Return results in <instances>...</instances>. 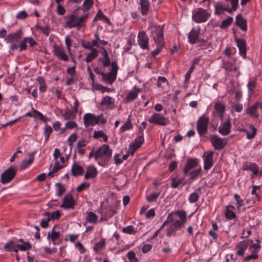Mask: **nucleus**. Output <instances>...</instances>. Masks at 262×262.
<instances>
[{"mask_svg":"<svg viewBox=\"0 0 262 262\" xmlns=\"http://www.w3.org/2000/svg\"><path fill=\"white\" fill-rule=\"evenodd\" d=\"M53 131L52 128L49 125H46L43 129L44 135L45 137V141H47L49 140L50 134Z\"/></svg>","mask_w":262,"mask_h":262,"instance_id":"nucleus-58","label":"nucleus"},{"mask_svg":"<svg viewBox=\"0 0 262 262\" xmlns=\"http://www.w3.org/2000/svg\"><path fill=\"white\" fill-rule=\"evenodd\" d=\"M210 142L215 150L223 149L227 144L225 139H222L216 135H213L211 137Z\"/></svg>","mask_w":262,"mask_h":262,"instance_id":"nucleus-11","label":"nucleus"},{"mask_svg":"<svg viewBox=\"0 0 262 262\" xmlns=\"http://www.w3.org/2000/svg\"><path fill=\"white\" fill-rule=\"evenodd\" d=\"M133 125L131 121V115H129L125 123L120 127V132L124 133L127 130L132 129Z\"/></svg>","mask_w":262,"mask_h":262,"instance_id":"nucleus-39","label":"nucleus"},{"mask_svg":"<svg viewBox=\"0 0 262 262\" xmlns=\"http://www.w3.org/2000/svg\"><path fill=\"white\" fill-rule=\"evenodd\" d=\"M55 226H54L51 232L48 234L47 238L50 239L55 244V242L59 238L60 233L59 231H56L55 230Z\"/></svg>","mask_w":262,"mask_h":262,"instance_id":"nucleus-35","label":"nucleus"},{"mask_svg":"<svg viewBox=\"0 0 262 262\" xmlns=\"http://www.w3.org/2000/svg\"><path fill=\"white\" fill-rule=\"evenodd\" d=\"M200 34H189L188 39L191 44L198 43L200 46L205 42V40L199 37Z\"/></svg>","mask_w":262,"mask_h":262,"instance_id":"nucleus-26","label":"nucleus"},{"mask_svg":"<svg viewBox=\"0 0 262 262\" xmlns=\"http://www.w3.org/2000/svg\"><path fill=\"white\" fill-rule=\"evenodd\" d=\"M234 199L236 200V206L237 209L244 205V200L241 198V196L238 194H235L234 195Z\"/></svg>","mask_w":262,"mask_h":262,"instance_id":"nucleus-59","label":"nucleus"},{"mask_svg":"<svg viewBox=\"0 0 262 262\" xmlns=\"http://www.w3.org/2000/svg\"><path fill=\"white\" fill-rule=\"evenodd\" d=\"M141 92V90L137 86L134 87V91L130 92L126 96V102H132L135 100L138 96L139 93Z\"/></svg>","mask_w":262,"mask_h":262,"instance_id":"nucleus-28","label":"nucleus"},{"mask_svg":"<svg viewBox=\"0 0 262 262\" xmlns=\"http://www.w3.org/2000/svg\"><path fill=\"white\" fill-rule=\"evenodd\" d=\"M154 39L158 47L164 48L165 46L164 34H156V35L154 36Z\"/></svg>","mask_w":262,"mask_h":262,"instance_id":"nucleus-42","label":"nucleus"},{"mask_svg":"<svg viewBox=\"0 0 262 262\" xmlns=\"http://www.w3.org/2000/svg\"><path fill=\"white\" fill-rule=\"evenodd\" d=\"M215 12L216 14H221L224 11H227L229 13L232 12V10L229 8H226L222 4L217 2L215 4Z\"/></svg>","mask_w":262,"mask_h":262,"instance_id":"nucleus-36","label":"nucleus"},{"mask_svg":"<svg viewBox=\"0 0 262 262\" xmlns=\"http://www.w3.org/2000/svg\"><path fill=\"white\" fill-rule=\"evenodd\" d=\"M236 24L242 31L246 32L247 30V21L243 18L241 14H238L236 18Z\"/></svg>","mask_w":262,"mask_h":262,"instance_id":"nucleus-32","label":"nucleus"},{"mask_svg":"<svg viewBox=\"0 0 262 262\" xmlns=\"http://www.w3.org/2000/svg\"><path fill=\"white\" fill-rule=\"evenodd\" d=\"M114 103V99L109 96H105L104 97L101 102V104L102 105H110L113 104Z\"/></svg>","mask_w":262,"mask_h":262,"instance_id":"nucleus-53","label":"nucleus"},{"mask_svg":"<svg viewBox=\"0 0 262 262\" xmlns=\"http://www.w3.org/2000/svg\"><path fill=\"white\" fill-rule=\"evenodd\" d=\"M14 246V243L12 240H9L4 246L3 249L7 252L13 251V248Z\"/></svg>","mask_w":262,"mask_h":262,"instance_id":"nucleus-60","label":"nucleus"},{"mask_svg":"<svg viewBox=\"0 0 262 262\" xmlns=\"http://www.w3.org/2000/svg\"><path fill=\"white\" fill-rule=\"evenodd\" d=\"M234 209L235 207L233 205H229L226 206L225 215L227 219L231 220L236 218L235 213L231 210Z\"/></svg>","mask_w":262,"mask_h":262,"instance_id":"nucleus-33","label":"nucleus"},{"mask_svg":"<svg viewBox=\"0 0 262 262\" xmlns=\"http://www.w3.org/2000/svg\"><path fill=\"white\" fill-rule=\"evenodd\" d=\"M243 169L246 171H250L252 172L251 175L252 179L257 176L259 172V167L257 164L252 162H246L243 164Z\"/></svg>","mask_w":262,"mask_h":262,"instance_id":"nucleus-16","label":"nucleus"},{"mask_svg":"<svg viewBox=\"0 0 262 262\" xmlns=\"http://www.w3.org/2000/svg\"><path fill=\"white\" fill-rule=\"evenodd\" d=\"M231 123L228 118L226 121L221 123L219 127L218 132L222 136H227L231 132Z\"/></svg>","mask_w":262,"mask_h":262,"instance_id":"nucleus-18","label":"nucleus"},{"mask_svg":"<svg viewBox=\"0 0 262 262\" xmlns=\"http://www.w3.org/2000/svg\"><path fill=\"white\" fill-rule=\"evenodd\" d=\"M210 15V13L207 10L199 8L193 10L192 18L196 23H200L206 21Z\"/></svg>","mask_w":262,"mask_h":262,"instance_id":"nucleus-5","label":"nucleus"},{"mask_svg":"<svg viewBox=\"0 0 262 262\" xmlns=\"http://www.w3.org/2000/svg\"><path fill=\"white\" fill-rule=\"evenodd\" d=\"M233 19L232 17H228L227 19L222 21L220 27L222 28H226L228 27L233 21Z\"/></svg>","mask_w":262,"mask_h":262,"instance_id":"nucleus-64","label":"nucleus"},{"mask_svg":"<svg viewBox=\"0 0 262 262\" xmlns=\"http://www.w3.org/2000/svg\"><path fill=\"white\" fill-rule=\"evenodd\" d=\"M93 138L95 139H98L100 138L103 139V141L106 142L108 141V136L102 130L96 131L94 133Z\"/></svg>","mask_w":262,"mask_h":262,"instance_id":"nucleus-47","label":"nucleus"},{"mask_svg":"<svg viewBox=\"0 0 262 262\" xmlns=\"http://www.w3.org/2000/svg\"><path fill=\"white\" fill-rule=\"evenodd\" d=\"M103 203L101 202L100 208L97 210L98 213L101 214V216L100 221H107L111 218L116 212L112 206H103Z\"/></svg>","mask_w":262,"mask_h":262,"instance_id":"nucleus-6","label":"nucleus"},{"mask_svg":"<svg viewBox=\"0 0 262 262\" xmlns=\"http://www.w3.org/2000/svg\"><path fill=\"white\" fill-rule=\"evenodd\" d=\"M76 114L73 111L66 110L64 112H61V116L66 120L73 119L75 118Z\"/></svg>","mask_w":262,"mask_h":262,"instance_id":"nucleus-50","label":"nucleus"},{"mask_svg":"<svg viewBox=\"0 0 262 262\" xmlns=\"http://www.w3.org/2000/svg\"><path fill=\"white\" fill-rule=\"evenodd\" d=\"M174 215L178 216L180 220L174 221L171 225L176 231L180 229L185 224L187 220L186 212L184 210H177L174 211Z\"/></svg>","mask_w":262,"mask_h":262,"instance_id":"nucleus-9","label":"nucleus"},{"mask_svg":"<svg viewBox=\"0 0 262 262\" xmlns=\"http://www.w3.org/2000/svg\"><path fill=\"white\" fill-rule=\"evenodd\" d=\"M250 128L251 132L248 131L246 133L247 138L249 140L253 139L255 137L257 132L256 128L253 125H250Z\"/></svg>","mask_w":262,"mask_h":262,"instance_id":"nucleus-57","label":"nucleus"},{"mask_svg":"<svg viewBox=\"0 0 262 262\" xmlns=\"http://www.w3.org/2000/svg\"><path fill=\"white\" fill-rule=\"evenodd\" d=\"M18 241L23 244H17L16 247L20 251H25L32 249V245L29 242H25L23 238H19Z\"/></svg>","mask_w":262,"mask_h":262,"instance_id":"nucleus-34","label":"nucleus"},{"mask_svg":"<svg viewBox=\"0 0 262 262\" xmlns=\"http://www.w3.org/2000/svg\"><path fill=\"white\" fill-rule=\"evenodd\" d=\"M62 201V204L60 205L61 208L64 209L74 208L75 202L71 194H66L63 198Z\"/></svg>","mask_w":262,"mask_h":262,"instance_id":"nucleus-20","label":"nucleus"},{"mask_svg":"<svg viewBox=\"0 0 262 262\" xmlns=\"http://www.w3.org/2000/svg\"><path fill=\"white\" fill-rule=\"evenodd\" d=\"M256 86V81L255 79H250L247 87L248 89L249 93L253 94L254 92V89Z\"/></svg>","mask_w":262,"mask_h":262,"instance_id":"nucleus-51","label":"nucleus"},{"mask_svg":"<svg viewBox=\"0 0 262 262\" xmlns=\"http://www.w3.org/2000/svg\"><path fill=\"white\" fill-rule=\"evenodd\" d=\"M258 109H262V101L255 102L251 106L247 108L246 110V113L253 119H257L259 115L257 112Z\"/></svg>","mask_w":262,"mask_h":262,"instance_id":"nucleus-13","label":"nucleus"},{"mask_svg":"<svg viewBox=\"0 0 262 262\" xmlns=\"http://www.w3.org/2000/svg\"><path fill=\"white\" fill-rule=\"evenodd\" d=\"M53 53L60 60L67 61L69 59L68 55L66 54L62 46L55 45L53 47Z\"/></svg>","mask_w":262,"mask_h":262,"instance_id":"nucleus-19","label":"nucleus"},{"mask_svg":"<svg viewBox=\"0 0 262 262\" xmlns=\"http://www.w3.org/2000/svg\"><path fill=\"white\" fill-rule=\"evenodd\" d=\"M98 173L97 168L94 165H90L86 168L84 179L86 180L95 179L97 177Z\"/></svg>","mask_w":262,"mask_h":262,"instance_id":"nucleus-23","label":"nucleus"},{"mask_svg":"<svg viewBox=\"0 0 262 262\" xmlns=\"http://www.w3.org/2000/svg\"><path fill=\"white\" fill-rule=\"evenodd\" d=\"M149 123L155 125L165 126L169 122L168 118L160 113H154L148 119Z\"/></svg>","mask_w":262,"mask_h":262,"instance_id":"nucleus-8","label":"nucleus"},{"mask_svg":"<svg viewBox=\"0 0 262 262\" xmlns=\"http://www.w3.org/2000/svg\"><path fill=\"white\" fill-rule=\"evenodd\" d=\"M84 126L87 127L89 126H95L98 124V121L96 119V116L93 114L86 113L83 118Z\"/></svg>","mask_w":262,"mask_h":262,"instance_id":"nucleus-21","label":"nucleus"},{"mask_svg":"<svg viewBox=\"0 0 262 262\" xmlns=\"http://www.w3.org/2000/svg\"><path fill=\"white\" fill-rule=\"evenodd\" d=\"M98 216L93 212L91 211L87 213V215L85 217V221L90 223L96 224L97 222Z\"/></svg>","mask_w":262,"mask_h":262,"instance_id":"nucleus-46","label":"nucleus"},{"mask_svg":"<svg viewBox=\"0 0 262 262\" xmlns=\"http://www.w3.org/2000/svg\"><path fill=\"white\" fill-rule=\"evenodd\" d=\"M95 20L96 19H101V20H102L103 21L106 22V23L108 24H111V22H110V20L109 19V18L106 17V16H105L103 13H102V12L100 10H99L97 14H96L95 18H94Z\"/></svg>","mask_w":262,"mask_h":262,"instance_id":"nucleus-55","label":"nucleus"},{"mask_svg":"<svg viewBox=\"0 0 262 262\" xmlns=\"http://www.w3.org/2000/svg\"><path fill=\"white\" fill-rule=\"evenodd\" d=\"M184 180V178H181L178 174H176L171 178V187L172 188H176L181 184L184 185L185 184Z\"/></svg>","mask_w":262,"mask_h":262,"instance_id":"nucleus-27","label":"nucleus"},{"mask_svg":"<svg viewBox=\"0 0 262 262\" xmlns=\"http://www.w3.org/2000/svg\"><path fill=\"white\" fill-rule=\"evenodd\" d=\"M202 171V168L199 165L196 159H189L183 169V173L185 176H189L191 180L196 179Z\"/></svg>","mask_w":262,"mask_h":262,"instance_id":"nucleus-2","label":"nucleus"},{"mask_svg":"<svg viewBox=\"0 0 262 262\" xmlns=\"http://www.w3.org/2000/svg\"><path fill=\"white\" fill-rule=\"evenodd\" d=\"M82 10L80 8L75 9L73 12L65 16L64 27L69 28H81L84 26L85 21L89 15V13L81 14Z\"/></svg>","mask_w":262,"mask_h":262,"instance_id":"nucleus-1","label":"nucleus"},{"mask_svg":"<svg viewBox=\"0 0 262 262\" xmlns=\"http://www.w3.org/2000/svg\"><path fill=\"white\" fill-rule=\"evenodd\" d=\"M213 151H208L204 153L203 159L204 161V169L205 170H208L213 166Z\"/></svg>","mask_w":262,"mask_h":262,"instance_id":"nucleus-15","label":"nucleus"},{"mask_svg":"<svg viewBox=\"0 0 262 262\" xmlns=\"http://www.w3.org/2000/svg\"><path fill=\"white\" fill-rule=\"evenodd\" d=\"M28 156L29 159L28 160H24L20 165V169H25L30 166L34 160L35 152H29Z\"/></svg>","mask_w":262,"mask_h":262,"instance_id":"nucleus-30","label":"nucleus"},{"mask_svg":"<svg viewBox=\"0 0 262 262\" xmlns=\"http://www.w3.org/2000/svg\"><path fill=\"white\" fill-rule=\"evenodd\" d=\"M209 118L205 114L201 116L196 122V129L200 136L205 135L208 130Z\"/></svg>","mask_w":262,"mask_h":262,"instance_id":"nucleus-4","label":"nucleus"},{"mask_svg":"<svg viewBox=\"0 0 262 262\" xmlns=\"http://www.w3.org/2000/svg\"><path fill=\"white\" fill-rule=\"evenodd\" d=\"M66 166V165H60L58 161H56L55 163L54 166H53L52 169L48 173V176L53 177L54 174L57 172L59 170L63 168Z\"/></svg>","mask_w":262,"mask_h":262,"instance_id":"nucleus-44","label":"nucleus"},{"mask_svg":"<svg viewBox=\"0 0 262 262\" xmlns=\"http://www.w3.org/2000/svg\"><path fill=\"white\" fill-rule=\"evenodd\" d=\"M138 43L142 49H149V38L146 34H138Z\"/></svg>","mask_w":262,"mask_h":262,"instance_id":"nucleus-24","label":"nucleus"},{"mask_svg":"<svg viewBox=\"0 0 262 262\" xmlns=\"http://www.w3.org/2000/svg\"><path fill=\"white\" fill-rule=\"evenodd\" d=\"M36 81L39 85V91L42 93L46 92L47 86L45 79L41 76H39L37 77Z\"/></svg>","mask_w":262,"mask_h":262,"instance_id":"nucleus-45","label":"nucleus"},{"mask_svg":"<svg viewBox=\"0 0 262 262\" xmlns=\"http://www.w3.org/2000/svg\"><path fill=\"white\" fill-rule=\"evenodd\" d=\"M90 187V184L87 182L82 183L79 185L76 188V190L78 192H80L84 190L89 189Z\"/></svg>","mask_w":262,"mask_h":262,"instance_id":"nucleus-62","label":"nucleus"},{"mask_svg":"<svg viewBox=\"0 0 262 262\" xmlns=\"http://www.w3.org/2000/svg\"><path fill=\"white\" fill-rule=\"evenodd\" d=\"M95 72L97 74H100L102 77L103 80L109 84H112L116 78V76L111 72L104 73L103 72H99L98 70L96 69L95 70Z\"/></svg>","mask_w":262,"mask_h":262,"instance_id":"nucleus-25","label":"nucleus"},{"mask_svg":"<svg viewBox=\"0 0 262 262\" xmlns=\"http://www.w3.org/2000/svg\"><path fill=\"white\" fill-rule=\"evenodd\" d=\"M226 106L221 102H216L214 105V109L219 114L221 119H223V113L225 111Z\"/></svg>","mask_w":262,"mask_h":262,"instance_id":"nucleus-38","label":"nucleus"},{"mask_svg":"<svg viewBox=\"0 0 262 262\" xmlns=\"http://www.w3.org/2000/svg\"><path fill=\"white\" fill-rule=\"evenodd\" d=\"M43 215L48 217L50 219V221H53L55 220L59 219L61 215L60 210H57L51 213L49 212H46L43 214Z\"/></svg>","mask_w":262,"mask_h":262,"instance_id":"nucleus-41","label":"nucleus"},{"mask_svg":"<svg viewBox=\"0 0 262 262\" xmlns=\"http://www.w3.org/2000/svg\"><path fill=\"white\" fill-rule=\"evenodd\" d=\"M106 241L104 238H102L99 242L96 243L94 247V251L97 254H101L102 251L105 248Z\"/></svg>","mask_w":262,"mask_h":262,"instance_id":"nucleus-29","label":"nucleus"},{"mask_svg":"<svg viewBox=\"0 0 262 262\" xmlns=\"http://www.w3.org/2000/svg\"><path fill=\"white\" fill-rule=\"evenodd\" d=\"M98 51L95 48H93L91 52L88 54L86 57L85 58V61L87 63H90L92 62L94 59H95L98 56Z\"/></svg>","mask_w":262,"mask_h":262,"instance_id":"nucleus-49","label":"nucleus"},{"mask_svg":"<svg viewBox=\"0 0 262 262\" xmlns=\"http://www.w3.org/2000/svg\"><path fill=\"white\" fill-rule=\"evenodd\" d=\"M21 34H9L6 37L7 42L18 43L21 39Z\"/></svg>","mask_w":262,"mask_h":262,"instance_id":"nucleus-40","label":"nucleus"},{"mask_svg":"<svg viewBox=\"0 0 262 262\" xmlns=\"http://www.w3.org/2000/svg\"><path fill=\"white\" fill-rule=\"evenodd\" d=\"M160 194L161 191H159L158 192H153L149 195L146 196V200L149 203L156 202L158 197L160 196Z\"/></svg>","mask_w":262,"mask_h":262,"instance_id":"nucleus-52","label":"nucleus"},{"mask_svg":"<svg viewBox=\"0 0 262 262\" xmlns=\"http://www.w3.org/2000/svg\"><path fill=\"white\" fill-rule=\"evenodd\" d=\"M71 173L74 177L82 176L84 173V169L80 165L74 163L71 168Z\"/></svg>","mask_w":262,"mask_h":262,"instance_id":"nucleus-31","label":"nucleus"},{"mask_svg":"<svg viewBox=\"0 0 262 262\" xmlns=\"http://www.w3.org/2000/svg\"><path fill=\"white\" fill-rule=\"evenodd\" d=\"M127 257L129 262H139L138 259L136 256L135 253L133 251H130L127 253Z\"/></svg>","mask_w":262,"mask_h":262,"instance_id":"nucleus-63","label":"nucleus"},{"mask_svg":"<svg viewBox=\"0 0 262 262\" xmlns=\"http://www.w3.org/2000/svg\"><path fill=\"white\" fill-rule=\"evenodd\" d=\"M56 186V194L58 196H60L65 192L66 189L63 185L59 183H57Z\"/></svg>","mask_w":262,"mask_h":262,"instance_id":"nucleus-56","label":"nucleus"},{"mask_svg":"<svg viewBox=\"0 0 262 262\" xmlns=\"http://www.w3.org/2000/svg\"><path fill=\"white\" fill-rule=\"evenodd\" d=\"M234 39L236 42L237 46L239 49V55L244 58H246L247 55L246 41L244 39L239 38L236 36Z\"/></svg>","mask_w":262,"mask_h":262,"instance_id":"nucleus-17","label":"nucleus"},{"mask_svg":"<svg viewBox=\"0 0 262 262\" xmlns=\"http://www.w3.org/2000/svg\"><path fill=\"white\" fill-rule=\"evenodd\" d=\"M98 61L101 62L104 67H108L110 66V59L109 56L100 57Z\"/></svg>","mask_w":262,"mask_h":262,"instance_id":"nucleus-61","label":"nucleus"},{"mask_svg":"<svg viewBox=\"0 0 262 262\" xmlns=\"http://www.w3.org/2000/svg\"><path fill=\"white\" fill-rule=\"evenodd\" d=\"M252 242L253 240L252 239H246L240 241L235 247L236 255L239 257H243L250 243Z\"/></svg>","mask_w":262,"mask_h":262,"instance_id":"nucleus-12","label":"nucleus"},{"mask_svg":"<svg viewBox=\"0 0 262 262\" xmlns=\"http://www.w3.org/2000/svg\"><path fill=\"white\" fill-rule=\"evenodd\" d=\"M144 141V137L142 135H139L134 141L129 144L128 151L132 156H133L135 152L142 145Z\"/></svg>","mask_w":262,"mask_h":262,"instance_id":"nucleus-14","label":"nucleus"},{"mask_svg":"<svg viewBox=\"0 0 262 262\" xmlns=\"http://www.w3.org/2000/svg\"><path fill=\"white\" fill-rule=\"evenodd\" d=\"M164 84H166V85H168V81L165 77L159 76L158 77V80L157 82V86L159 88H163Z\"/></svg>","mask_w":262,"mask_h":262,"instance_id":"nucleus-54","label":"nucleus"},{"mask_svg":"<svg viewBox=\"0 0 262 262\" xmlns=\"http://www.w3.org/2000/svg\"><path fill=\"white\" fill-rule=\"evenodd\" d=\"M201 189V187H199L195 190L194 192L189 195L188 200L190 203H194L198 201L199 198L198 192H200Z\"/></svg>","mask_w":262,"mask_h":262,"instance_id":"nucleus-43","label":"nucleus"},{"mask_svg":"<svg viewBox=\"0 0 262 262\" xmlns=\"http://www.w3.org/2000/svg\"><path fill=\"white\" fill-rule=\"evenodd\" d=\"M112 155V150L107 144H103L95 151V161L102 167L106 166Z\"/></svg>","mask_w":262,"mask_h":262,"instance_id":"nucleus-3","label":"nucleus"},{"mask_svg":"<svg viewBox=\"0 0 262 262\" xmlns=\"http://www.w3.org/2000/svg\"><path fill=\"white\" fill-rule=\"evenodd\" d=\"M222 68L227 72L236 71L237 68L230 61H223Z\"/></svg>","mask_w":262,"mask_h":262,"instance_id":"nucleus-48","label":"nucleus"},{"mask_svg":"<svg viewBox=\"0 0 262 262\" xmlns=\"http://www.w3.org/2000/svg\"><path fill=\"white\" fill-rule=\"evenodd\" d=\"M261 248V246H259L257 244H253V242L250 243L248 248L251 252V254L245 257L244 260L248 261L252 259L256 260L258 259L259 255L258 252L260 250Z\"/></svg>","mask_w":262,"mask_h":262,"instance_id":"nucleus-10","label":"nucleus"},{"mask_svg":"<svg viewBox=\"0 0 262 262\" xmlns=\"http://www.w3.org/2000/svg\"><path fill=\"white\" fill-rule=\"evenodd\" d=\"M16 174L15 168L13 166L9 167L1 174L0 182L3 184H6L12 181Z\"/></svg>","mask_w":262,"mask_h":262,"instance_id":"nucleus-7","label":"nucleus"},{"mask_svg":"<svg viewBox=\"0 0 262 262\" xmlns=\"http://www.w3.org/2000/svg\"><path fill=\"white\" fill-rule=\"evenodd\" d=\"M24 117H28L31 118H38L40 121L44 122L46 123L47 121L48 120V119L47 117L44 116L43 114L40 113V112L35 110L33 107L31 108V111H29L27 113H26L24 115Z\"/></svg>","mask_w":262,"mask_h":262,"instance_id":"nucleus-22","label":"nucleus"},{"mask_svg":"<svg viewBox=\"0 0 262 262\" xmlns=\"http://www.w3.org/2000/svg\"><path fill=\"white\" fill-rule=\"evenodd\" d=\"M141 12L143 15H146L149 10V3L148 0H140Z\"/></svg>","mask_w":262,"mask_h":262,"instance_id":"nucleus-37","label":"nucleus"}]
</instances>
